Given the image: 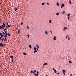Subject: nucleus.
Here are the masks:
<instances>
[{
	"mask_svg": "<svg viewBox=\"0 0 76 76\" xmlns=\"http://www.w3.org/2000/svg\"><path fill=\"white\" fill-rule=\"evenodd\" d=\"M45 34L46 35H48V31H45Z\"/></svg>",
	"mask_w": 76,
	"mask_h": 76,
	"instance_id": "5",
	"label": "nucleus"
},
{
	"mask_svg": "<svg viewBox=\"0 0 76 76\" xmlns=\"http://www.w3.org/2000/svg\"><path fill=\"white\" fill-rule=\"evenodd\" d=\"M5 34H7V31H5Z\"/></svg>",
	"mask_w": 76,
	"mask_h": 76,
	"instance_id": "31",
	"label": "nucleus"
},
{
	"mask_svg": "<svg viewBox=\"0 0 76 76\" xmlns=\"http://www.w3.org/2000/svg\"><path fill=\"white\" fill-rule=\"evenodd\" d=\"M3 37V34H2L1 35V37Z\"/></svg>",
	"mask_w": 76,
	"mask_h": 76,
	"instance_id": "37",
	"label": "nucleus"
},
{
	"mask_svg": "<svg viewBox=\"0 0 76 76\" xmlns=\"http://www.w3.org/2000/svg\"><path fill=\"white\" fill-rule=\"evenodd\" d=\"M23 54L24 55H25V56H26V55L27 54H26V53H25L24 52L23 53Z\"/></svg>",
	"mask_w": 76,
	"mask_h": 76,
	"instance_id": "11",
	"label": "nucleus"
},
{
	"mask_svg": "<svg viewBox=\"0 0 76 76\" xmlns=\"http://www.w3.org/2000/svg\"><path fill=\"white\" fill-rule=\"evenodd\" d=\"M70 19V16L68 17V20H69Z\"/></svg>",
	"mask_w": 76,
	"mask_h": 76,
	"instance_id": "44",
	"label": "nucleus"
},
{
	"mask_svg": "<svg viewBox=\"0 0 76 76\" xmlns=\"http://www.w3.org/2000/svg\"><path fill=\"white\" fill-rule=\"evenodd\" d=\"M53 69L54 71L55 70V69H54V68H53Z\"/></svg>",
	"mask_w": 76,
	"mask_h": 76,
	"instance_id": "49",
	"label": "nucleus"
},
{
	"mask_svg": "<svg viewBox=\"0 0 76 76\" xmlns=\"http://www.w3.org/2000/svg\"><path fill=\"white\" fill-rule=\"evenodd\" d=\"M69 63H71V64H72V62H71V61L70 60V61H69Z\"/></svg>",
	"mask_w": 76,
	"mask_h": 76,
	"instance_id": "14",
	"label": "nucleus"
},
{
	"mask_svg": "<svg viewBox=\"0 0 76 76\" xmlns=\"http://www.w3.org/2000/svg\"><path fill=\"white\" fill-rule=\"evenodd\" d=\"M1 26H2V27H3V25H2Z\"/></svg>",
	"mask_w": 76,
	"mask_h": 76,
	"instance_id": "60",
	"label": "nucleus"
},
{
	"mask_svg": "<svg viewBox=\"0 0 76 76\" xmlns=\"http://www.w3.org/2000/svg\"><path fill=\"white\" fill-rule=\"evenodd\" d=\"M70 75H71L70 76H72V74H71Z\"/></svg>",
	"mask_w": 76,
	"mask_h": 76,
	"instance_id": "61",
	"label": "nucleus"
},
{
	"mask_svg": "<svg viewBox=\"0 0 76 76\" xmlns=\"http://www.w3.org/2000/svg\"><path fill=\"white\" fill-rule=\"evenodd\" d=\"M37 73L38 75V73H39V72L37 71Z\"/></svg>",
	"mask_w": 76,
	"mask_h": 76,
	"instance_id": "43",
	"label": "nucleus"
},
{
	"mask_svg": "<svg viewBox=\"0 0 76 76\" xmlns=\"http://www.w3.org/2000/svg\"><path fill=\"white\" fill-rule=\"evenodd\" d=\"M36 72V70H35L34 71V72L35 73V72Z\"/></svg>",
	"mask_w": 76,
	"mask_h": 76,
	"instance_id": "59",
	"label": "nucleus"
},
{
	"mask_svg": "<svg viewBox=\"0 0 76 76\" xmlns=\"http://www.w3.org/2000/svg\"><path fill=\"white\" fill-rule=\"evenodd\" d=\"M2 27H1V26H0V29H2Z\"/></svg>",
	"mask_w": 76,
	"mask_h": 76,
	"instance_id": "34",
	"label": "nucleus"
},
{
	"mask_svg": "<svg viewBox=\"0 0 76 76\" xmlns=\"http://www.w3.org/2000/svg\"><path fill=\"white\" fill-rule=\"evenodd\" d=\"M34 73V75H35V76H38V74H36L35 72H34V73Z\"/></svg>",
	"mask_w": 76,
	"mask_h": 76,
	"instance_id": "2",
	"label": "nucleus"
},
{
	"mask_svg": "<svg viewBox=\"0 0 76 76\" xmlns=\"http://www.w3.org/2000/svg\"><path fill=\"white\" fill-rule=\"evenodd\" d=\"M65 13V11H63V12L62 13V14H64Z\"/></svg>",
	"mask_w": 76,
	"mask_h": 76,
	"instance_id": "35",
	"label": "nucleus"
},
{
	"mask_svg": "<svg viewBox=\"0 0 76 76\" xmlns=\"http://www.w3.org/2000/svg\"><path fill=\"white\" fill-rule=\"evenodd\" d=\"M1 33H0V35H1Z\"/></svg>",
	"mask_w": 76,
	"mask_h": 76,
	"instance_id": "57",
	"label": "nucleus"
},
{
	"mask_svg": "<svg viewBox=\"0 0 76 76\" xmlns=\"http://www.w3.org/2000/svg\"><path fill=\"white\" fill-rule=\"evenodd\" d=\"M3 34H4V35H5V33H4V32H3Z\"/></svg>",
	"mask_w": 76,
	"mask_h": 76,
	"instance_id": "40",
	"label": "nucleus"
},
{
	"mask_svg": "<svg viewBox=\"0 0 76 76\" xmlns=\"http://www.w3.org/2000/svg\"><path fill=\"white\" fill-rule=\"evenodd\" d=\"M63 73H66V71L65 70H62Z\"/></svg>",
	"mask_w": 76,
	"mask_h": 76,
	"instance_id": "6",
	"label": "nucleus"
},
{
	"mask_svg": "<svg viewBox=\"0 0 76 76\" xmlns=\"http://www.w3.org/2000/svg\"><path fill=\"white\" fill-rule=\"evenodd\" d=\"M54 72H55V73H57V71H56V70L54 71Z\"/></svg>",
	"mask_w": 76,
	"mask_h": 76,
	"instance_id": "30",
	"label": "nucleus"
},
{
	"mask_svg": "<svg viewBox=\"0 0 76 76\" xmlns=\"http://www.w3.org/2000/svg\"><path fill=\"white\" fill-rule=\"evenodd\" d=\"M27 28H29V27L27 26Z\"/></svg>",
	"mask_w": 76,
	"mask_h": 76,
	"instance_id": "51",
	"label": "nucleus"
},
{
	"mask_svg": "<svg viewBox=\"0 0 76 76\" xmlns=\"http://www.w3.org/2000/svg\"><path fill=\"white\" fill-rule=\"evenodd\" d=\"M44 4H45V3H42V5H44Z\"/></svg>",
	"mask_w": 76,
	"mask_h": 76,
	"instance_id": "36",
	"label": "nucleus"
},
{
	"mask_svg": "<svg viewBox=\"0 0 76 76\" xmlns=\"http://www.w3.org/2000/svg\"><path fill=\"white\" fill-rule=\"evenodd\" d=\"M4 29V28L3 27H2V29Z\"/></svg>",
	"mask_w": 76,
	"mask_h": 76,
	"instance_id": "62",
	"label": "nucleus"
},
{
	"mask_svg": "<svg viewBox=\"0 0 76 76\" xmlns=\"http://www.w3.org/2000/svg\"><path fill=\"white\" fill-rule=\"evenodd\" d=\"M63 7H62V6H61V8H63Z\"/></svg>",
	"mask_w": 76,
	"mask_h": 76,
	"instance_id": "54",
	"label": "nucleus"
},
{
	"mask_svg": "<svg viewBox=\"0 0 76 76\" xmlns=\"http://www.w3.org/2000/svg\"><path fill=\"white\" fill-rule=\"evenodd\" d=\"M4 46L6 45V44H5L4 45Z\"/></svg>",
	"mask_w": 76,
	"mask_h": 76,
	"instance_id": "45",
	"label": "nucleus"
},
{
	"mask_svg": "<svg viewBox=\"0 0 76 76\" xmlns=\"http://www.w3.org/2000/svg\"><path fill=\"white\" fill-rule=\"evenodd\" d=\"M34 50H37V48H34Z\"/></svg>",
	"mask_w": 76,
	"mask_h": 76,
	"instance_id": "26",
	"label": "nucleus"
},
{
	"mask_svg": "<svg viewBox=\"0 0 76 76\" xmlns=\"http://www.w3.org/2000/svg\"><path fill=\"white\" fill-rule=\"evenodd\" d=\"M57 75H59L60 74V73H57Z\"/></svg>",
	"mask_w": 76,
	"mask_h": 76,
	"instance_id": "53",
	"label": "nucleus"
},
{
	"mask_svg": "<svg viewBox=\"0 0 76 76\" xmlns=\"http://www.w3.org/2000/svg\"><path fill=\"white\" fill-rule=\"evenodd\" d=\"M59 3H58V2L57 3V4H56L57 5V6H59Z\"/></svg>",
	"mask_w": 76,
	"mask_h": 76,
	"instance_id": "19",
	"label": "nucleus"
},
{
	"mask_svg": "<svg viewBox=\"0 0 76 76\" xmlns=\"http://www.w3.org/2000/svg\"><path fill=\"white\" fill-rule=\"evenodd\" d=\"M7 40V37H5L4 39V41H6Z\"/></svg>",
	"mask_w": 76,
	"mask_h": 76,
	"instance_id": "8",
	"label": "nucleus"
},
{
	"mask_svg": "<svg viewBox=\"0 0 76 76\" xmlns=\"http://www.w3.org/2000/svg\"><path fill=\"white\" fill-rule=\"evenodd\" d=\"M49 22L50 23H51V20H49Z\"/></svg>",
	"mask_w": 76,
	"mask_h": 76,
	"instance_id": "10",
	"label": "nucleus"
},
{
	"mask_svg": "<svg viewBox=\"0 0 76 76\" xmlns=\"http://www.w3.org/2000/svg\"><path fill=\"white\" fill-rule=\"evenodd\" d=\"M65 73H64V76H65Z\"/></svg>",
	"mask_w": 76,
	"mask_h": 76,
	"instance_id": "56",
	"label": "nucleus"
},
{
	"mask_svg": "<svg viewBox=\"0 0 76 76\" xmlns=\"http://www.w3.org/2000/svg\"><path fill=\"white\" fill-rule=\"evenodd\" d=\"M37 50H35L34 51V53H37Z\"/></svg>",
	"mask_w": 76,
	"mask_h": 76,
	"instance_id": "21",
	"label": "nucleus"
},
{
	"mask_svg": "<svg viewBox=\"0 0 76 76\" xmlns=\"http://www.w3.org/2000/svg\"><path fill=\"white\" fill-rule=\"evenodd\" d=\"M67 29V28L66 27H64V29H63V30L65 31V30H66V29Z\"/></svg>",
	"mask_w": 76,
	"mask_h": 76,
	"instance_id": "4",
	"label": "nucleus"
},
{
	"mask_svg": "<svg viewBox=\"0 0 76 76\" xmlns=\"http://www.w3.org/2000/svg\"><path fill=\"white\" fill-rule=\"evenodd\" d=\"M23 25V23H21V25Z\"/></svg>",
	"mask_w": 76,
	"mask_h": 76,
	"instance_id": "41",
	"label": "nucleus"
},
{
	"mask_svg": "<svg viewBox=\"0 0 76 76\" xmlns=\"http://www.w3.org/2000/svg\"><path fill=\"white\" fill-rule=\"evenodd\" d=\"M36 47L37 48H39V46H38V44H36Z\"/></svg>",
	"mask_w": 76,
	"mask_h": 76,
	"instance_id": "7",
	"label": "nucleus"
},
{
	"mask_svg": "<svg viewBox=\"0 0 76 76\" xmlns=\"http://www.w3.org/2000/svg\"><path fill=\"white\" fill-rule=\"evenodd\" d=\"M5 26H3V27L4 28V27H5Z\"/></svg>",
	"mask_w": 76,
	"mask_h": 76,
	"instance_id": "52",
	"label": "nucleus"
},
{
	"mask_svg": "<svg viewBox=\"0 0 76 76\" xmlns=\"http://www.w3.org/2000/svg\"><path fill=\"white\" fill-rule=\"evenodd\" d=\"M1 39V37H0V40Z\"/></svg>",
	"mask_w": 76,
	"mask_h": 76,
	"instance_id": "47",
	"label": "nucleus"
},
{
	"mask_svg": "<svg viewBox=\"0 0 76 76\" xmlns=\"http://www.w3.org/2000/svg\"><path fill=\"white\" fill-rule=\"evenodd\" d=\"M67 37H69V35H67V36H66V39H67Z\"/></svg>",
	"mask_w": 76,
	"mask_h": 76,
	"instance_id": "27",
	"label": "nucleus"
},
{
	"mask_svg": "<svg viewBox=\"0 0 76 76\" xmlns=\"http://www.w3.org/2000/svg\"><path fill=\"white\" fill-rule=\"evenodd\" d=\"M14 9H15V11H16V10H17V8H16V7H15Z\"/></svg>",
	"mask_w": 76,
	"mask_h": 76,
	"instance_id": "20",
	"label": "nucleus"
},
{
	"mask_svg": "<svg viewBox=\"0 0 76 76\" xmlns=\"http://www.w3.org/2000/svg\"><path fill=\"white\" fill-rule=\"evenodd\" d=\"M0 46H2V47H4V45L2 44V42H1L0 43Z\"/></svg>",
	"mask_w": 76,
	"mask_h": 76,
	"instance_id": "1",
	"label": "nucleus"
},
{
	"mask_svg": "<svg viewBox=\"0 0 76 76\" xmlns=\"http://www.w3.org/2000/svg\"><path fill=\"white\" fill-rule=\"evenodd\" d=\"M4 40V38H3L2 39H1V40L2 41H3Z\"/></svg>",
	"mask_w": 76,
	"mask_h": 76,
	"instance_id": "39",
	"label": "nucleus"
},
{
	"mask_svg": "<svg viewBox=\"0 0 76 76\" xmlns=\"http://www.w3.org/2000/svg\"><path fill=\"white\" fill-rule=\"evenodd\" d=\"M47 4L49 5V3H48V2L47 3Z\"/></svg>",
	"mask_w": 76,
	"mask_h": 76,
	"instance_id": "46",
	"label": "nucleus"
},
{
	"mask_svg": "<svg viewBox=\"0 0 76 76\" xmlns=\"http://www.w3.org/2000/svg\"><path fill=\"white\" fill-rule=\"evenodd\" d=\"M8 35V36H10V33H8V34H7Z\"/></svg>",
	"mask_w": 76,
	"mask_h": 76,
	"instance_id": "28",
	"label": "nucleus"
},
{
	"mask_svg": "<svg viewBox=\"0 0 76 76\" xmlns=\"http://www.w3.org/2000/svg\"><path fill=\"white\" fill-rule=\"evenodd\" d=\"M6 25H7L8 26V25H9V24L8 23H7Z\"/></svg>",
	"mask_w": 76,
	"mask_h": 76,
	"instance_id": "48",
	"label": "nucleus"
},
{
	"mask_svg": "<svg viewBox=\"0 0 76 76\" xmlns=\"http://www.w3.org/2000/svg\"><path fill=\"white\" fill-rule=\"evenodd\" d=\"M70 37H68V40H70Z\"/></svg>",
	"mask_w": 76,
	"mask_h": 76,
	"instance_id": "38",
	"label": "nucleus"
},
{
	"mask_svg": "<svg viewBox=\"0 0 76 76\" xmlns=\"http://www.w3.org/2000/svg\"><path fill=\"white\" fill-rule=\"evenodd\" d=\"M27 36H28V38H29V34H28Z\"/></svg>",
	"mask_w": 76,
	"mask_h": 76,
	"instance_id": "32",
	"label": "nucleus"
},
{
	"mask_svg": "<svg viewBox=\"0 0 76 76\" xmlns=\"http://www.w3.org/2000/svg\"><path fill=\"white\" fill-rule=\"evenodd\" d=\"M38 48H37V51H38Z\"/></svg>",
	"mask_w": 76,
	"mask_h": 76,
	"instance_id": "42",
	"label": "nucleus"
},
{
	"mask_svg": "<svg viewBox=\"0 0 76 76\" xmlns=\"http://www.w3.org/2000/svg\"><path fill=\"white\" fill-rule=\"evenodd\" d=\"M3 26H6V25L5 24V23H3Z\"/></svg>",
	"mask_w": 76,
	"mask_h": 76,
	"instance_id": "25",
	"label": "nucleus"
},
{
	"mask_svg": "<svg viewBox=\"0 0 76 76\" xmlns=\"http://www.w3.org/2000/svg\"><path fill=\"white\" fill-rule=\"evenodd\" d=\"M56 36H55L54 37V38H53V39H54V40H56Z\"/></svg>",
	"mask_w": 76,
	"mask_h": 76,
	"instance_id": "9",
	"label": "nucleus"
},
{
	"mask_svg": "<svg viewBox=\"0 0 76 76\" xmlns=\"http://www.w3.org/2000/svg\"><path fill=\"white\" fill-rule=\"evenodd\" d=\"M69 2L70 4H72V3H71V1L70 0H69Z\"/></svg>",
	"mask_w": 76,
	"mask_h": 76,
	"instance_id": "18",
	"label": "nucleus"
},
{
	"mask_svg": "<svg viewBox=\"0 0 76 76\" xmlns=\"http://www.w3.org/2000/svg\"><path fill=\"white\" fill-rule=\"evenodd\" d=\"M50 32H52V31H51V30H50Z\"/></svg>",
	"mask_w": 76,
	"mask_h": 76,
	"instance_id": "64",
	"label": "nucleus"
},
{
	"mask_svg": "<svg viewBox=\"0 0 76 76\" xmlns=\"http://www.w3.org/2000/svg\"><path fill=\"white\" fill-rule=\"evenodd\" d=\"M18 34H19V33H20V30L19 29L18 30Z\"/></svg>",
	"mask_w": 76,
	"mask_h": 76,
	"instance_id": "24",
	"label": "nucleus"
},
{
	"mask_svg": "<svg viewBox=\"0 0 76 76\" xmlns=\"http://www.w3.org/2000/svg\"><path fill=\"white\" fill-rule=\"evenodd\" d=\"M7 34H5V38H7Z\"/></svg>",
	"mask_w": 76,
	"mask_h": 76,
	"instance_id": "17",
	"label": "nucleus"
},
{
	"mask_svg": "<svg viewBox=\"0 0 76 76\" xmlns=\"http://www.w3.org/2000/svg\"><path fill=\"white\" fill-rule=\"evenodd\" d=\"M70 14H69L67 15V16H68V17H69V16H70Z\"/></svg>",
	"mask_w": 76,
	"mask_h": 76,
	"instance_id": "29",
	"label": "nucleus"
},
{
	"mask_svg": "<svg viewBox=\"0 0 76 76\" xmlns=\"http://www.w3.org/2000/svg\"><path fill=\"white\" fill-rule=\"evenodd\" d=\"M10 58H12V59H13V56H11L10 57Z\"/></svg>",
	"mask_w": 76,
	"mask_h": 76,
	"instance_id": "13",
	"label": "nucleus"
},
{
	"mask_svg": "<svg viewBox=\"0 0 76 76\" xmlns=\"http://www.w3.org/2000/svg\"><path fill=\"white\" fill-rule=\"evenodd\" d=\"M47 65H48V64L47 63H45L43 64V66H47Z\"/></svg>",
	"mask_w": 76,
	"mask_h": 76,
	"instance_id": "3",
	"label": "nucleus"
},
{
	"mask_svg": "<svg viewBox=\"0 0 76 76\" xmlns=\"http://www.w3.org/2000/svg\"><path fill=\"white\" fill-rule=\"evenodd\" d=\"M6 30H7V28H5V29L4 30V31Z\"/></svg>",
	"mask_w": 76,
	"mask_h": 76,
	"instance_id": "33",
	"label": "nucleus"
},
{
	"mask_svg": "<svg viewBox=\"0 0 76 76\" xmlns=\"http://www.w3.org/2000/svg\"><path fill=\"white\" fill-rule=\"evenodd\" d=\"M59 14H60L59 13V12H58L56 13V15H57V16H58V15H59Z\"/></svg>",
	"mask_w": 76,
	"mask_h": 76,
	"instance_id": "16",
	"label": "nucleus"
},
{
	"mask_svg": "<svg viewBox=\"0 0 76 76\" xmlns=\"http://www.w3.org/2000/svg\"><path fill=\"white\" fill-rule=\"evenodd\" d=\"M8 28H10V26H11V25H8Z\"/></svg>",
	"mask_w": 76,
	"mask_h": 76,
	"instance_id": "23",
	"label": "nucleus"
},
{
	"mask_svg": "<svg viewBox=\"0 0 76 76\" xmlns=\"http://www.w3.org/2000/svg\"><path fill=\"white\" fill-rule=\"evenodd\" d=\"M63 58V59H64V58Z\"/></svg>",
	"mask_w": 76,
	"mask_h": 76,
	"instance_id": "63",
	"label": "nucleus"
},
{
	"mask_svg": "<svg viewBox=\"0 0 76 76\" xmlns=\"http://www.w3.org/2000/svg\"><path fill=\"white\" fill-rule=\"evenodd\" d=\"M31 73L32 74L34 73V72L32 71H31Z\"/></svg>",
	"mask_w": 76,
	"mask_h": 76,
	"instance_id": "15",
	"label": "nucleus"
},
{
	"mask_svg": "<svg viewBox=\"0 0 76 76\" xmlns=\"http://www.w3.org/2000/svg\"><path fill=\"white\" fill-rule=\"evenodd\" d=\"M13 59H12V60L11 61V62H13Z\"/></svg>",
	"mask_w": 76,
	"mask_h": 76,
	"instance_id": "50",
	"label": "nucleus"
},
{
	"mask_svg": "<svg viewBox=\"0 0 76 76\" xmlns=\"http://www.w3.org/2000/svg\"><path fill=\"white\" fill-rule=\"evenodd\" d=\"M6 28H9V27H8V26H7L6 27Z\"/></svg>",
	"mask_w": 76,
	"mask_h": 76,
	"instance_id": "55",
	"label": "nucleus"
},
{
	"mask_svg": "<svg viewBox=\"0 0 76 76\" xmlns=\"http://www.w3.org/2000/svg\"><path fill=\"white\" fill-rule=\"evenodd\" d=\"M3 36H4V37H5V35H4Z\"/></svg>",
	"mask_w": 76,
	"mask_h": 76,
	"instance_id": "58",
	"label": "nucleus"
},
{
	"mask_svg": "<svg viewBox=\"0 0 76 76\" xmlns=\"http://www.w3.org/2000/svg\"><path fill=\"white\" fill-rule=\"evenodd\" d=\"M64 4H62V5H61L62 6L64 7Z\"/></svg>",
	"mask_w": 76,
	"mask_h": 76,
	"instance_id": "22",
	"label": "nucleus"
},
{
	"mask_svg": "<svg viewBox=\"0 0 76 76\" xmlns=\"http://www.w3.org/2000/svg\"><path fill=\"white\" fill-rule=\"evenodd\" d=\"M29 47L30 49L31 48H32V47H31V45H29Z\"/></svg>",
	"mask_w": 76,
	"mask_h": 76,
	"instance_id": "12",
	"label": "nucleus"
}]
</instances>
